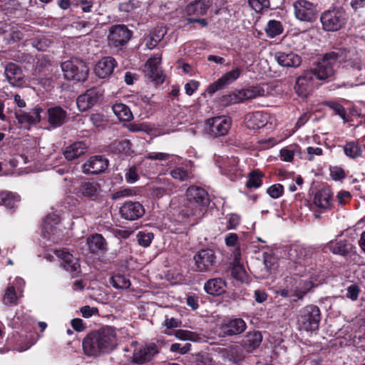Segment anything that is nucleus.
Segmentation results:
<instances>
[{
    "label": "nucleus",
    "mask_w": 365,
    "mask_h": 365,
    "mask_svg": "<svg viewBox=\"0 0 365 365\" xmlns=\"http://www.w3.org/2000/svg\"><path fill=\"white\" fill-rule=\"evenodd\" d=\"M118 344L115 329L104 327L88 333L83 339V354L88 357L97 358L113 351Z\"/></svg>",
    "instance_id": "1"
},
{
    "label": "nucleus",
    "mask_w": 365,
    "mask_h": 365,
    "mask_svg": "<svg viewBox=\"0 0 365 365\" xmlns=\"http://www.w3.org/2000/svg\"><path fill=\"white\" fill-rule=\"evenodd\" d=\"M186 197L187 214L201 217L210 204L207 191L202 187L192 186L187 188Z\"/></svg>",
    "instance_id": "2"
},
{
    "label": "nucleus",
    "mask_w": 365,
    "mask_h": 365,
    "mask_svg": "<svg viewBox=\"0 0 365 365\" xmlns=\"http://www.w3.org/2000/svg\"><path fill=\"white\" fill-rule=\"evenodd\" d=\"M348 15L342 7L324 11L320 16L322 29L326 31H337L346 24Z\"/></svg>",
    "instance_id": "3"
},
{
    "label": "nucleus",
    "mask_w": 365,
    "mask_h": 365,
    "mask_svg": "<svg viewBox=\"0 0 365 365\" xmlns=\"http://www.w3.org/2000/svg\"><path fill=\"white\" fill-rule=\"evenodd\" d=\"M64 78L68 81H84L87 79L89 68L86 62L79 58H71L61 64Z\"/></svg>",
    "instance_id": "4"
},
{
    "label": "nucleus",
    "mask_w": 365,
    "mask_h": 365,
    "mask_svg": "<svg viewBox=\"0 0 365 365\" xmlns=\"http://www.w3.org/2000/svg\"><path fill=\"white\" fill-rule=\"evenodd\" d=\"M339 56L335 52L326 53L323 58L318 63L317 68L312 70L316 78L326 80L331 78L339 65Z\"/></svg>",
    "instance_id": "5"
},
{
    "label": "nucleus",
    "mask_w": 365,
    "mask_h": 365,
    "mask_svg": "<svg viewBox=\"0 0 365 365\" xmlns=\"http://www.w3.org/2000/svg\"><path fill=\"white\" fill-rule=\"evenodd\" d=\"M131 345H135L130 363L133 365H145L150 362L158 352V347L154 344H138L137 341H133Z\"/></svg>",
    "instance_id": "6"
},
{
    "label": "nucleus",
    "mask_w": 365,
    "mask_h": 365,
    "mask_svg": "<svg viewBox=\"0 0 365 365\" xmlns=\"http://www.w3.org/2000/svg\"><path fill=\"white\" fill-rule=\"evenodd\" d=\"M192 269L197 272H210L215 265L216 255L211 249H202L193 257Z\"/></svg>",
    "instance_id": "7"
},
{
    "label": "nucleus",
    "mask_w": 365,
    "mask_h": 365,
    "mask_svg": "<svg viewBox=\"0 0 365 365\" xmlns=\"http://www.w3.org/2000/svg\"><path fill=\"white\" fill-rule=\"evenodd\" d=\"M320 310L315 305H309L304 308L299 319L300 326L306 331H315L320 322Z\"/></svg>",
    "instance_id": "8"
},
{
    "label": "nucleus",
    "mask_w": 365,
    "mask_h": 365,
    "mask_svg": "<svg viewBox=\"0 0 365 365\" xmlns=\"http://www.w3.org/2000/svg\"><path fill=\"white\" fill-rule=\"evenodd\" d=\"M207 133L213 137L224 136L227 134L232 125L229 116L221 115L208 118L205 121Z\"/></svg>",
    "instance_id": "9"
},
{
    "label": "nucleus",
    "mask_w": 365,
    "mask_h": 365,
    "mask_svg": "<svg viewBox=\"0 0 365 365\" xmlns=\"http://www.w3.org/2000/svg\"><path fill=\"white\" fill-rule=\"evenodd\" d=\"M295 17L301 21L312 22L317 18V5L307 0H296L293 3Z\"/></svg>",
    "instance_id": "10"
},
{
    "label": "nucleus",
    "mask_w": 365,
    "mask_h": 365,
    "mask_svg": "<svg viewBox=\"0 0 365 365\" xmlns=\"http://www.w3.org/2000/svg\"><path fill=\"white\" fill-rule=\"evenodd\" d=\"M161 57H150L144 66V73L146 78L155 86L162 84L165 81V75L160 66Z\"/></svg>",
    "instance_id": "11"
},
{
    "label": "nucleus",
    "mask_w": 365,
    "mask_h": 365,
    "mask_svg": "<svg viewBox=\"0 0 365 365\" xmlns=\"http://www.w3.org/2000/svg\"><path fill=\"white\" fill-rule=\"evenodd\" d=\"M132 32L123 24H116L109 29L108 41L110 46L118 48L125 45L130 39Z\"/></svg>",
    "instance_id": "12"
},
{
    "label": "nucleus",
    "mask_w": 365,
    "mask_h": 365,
    "mask_svg": "<svg viewBox=\"0 0 365 365\" xmlns=\"http://www.w3.org/2000/svg\"><path fill=\"white\" fill-rule=\"evenodd\" d=\"M315 78V73L312 70L304 71L296 79L294 86L296 93L302 98L307 97L313 90Z\"/></svg>",
    "instance_id": "13"
},
{
    "label": "nucleus",
    "mask_w": 365,
    "mask_h": 365,
    "mask_svg": "<svg viewBox=\"0 0 365 365\" xmlns=\"http://www.w3.org/2000/svg\"><path fill=\"white\" fill-rule=\"evenodd\" d=\"M314 249L302 245H292L288 251V256L291 261L296 264L306 266L312 260Z\"/></svg>",
    "instance_id": "14"
},
{
    "label": "nucleus",
    "mask_w": 365,
    "mask_h": 365,
    "mask_svg": "<svg viewBox=\"0 0 365 365\" xmlns=\"http://www.w3.org/2000/svg\"><path fill=\"white\" fill-rule=\"evenodd\" d=\"M242 70L237 67L222 75L217 81L210 84L206 89V92L212 95L217 91L225 88L226 86L235 82L240 78Z\"/></svg>",
    "instance_id": "15"
},
{
    "label": "nucleus",
    "mask_w": 365,
    "mask_h": 365,
    "mask_svg": "<svg viewBox=\"0 0 365 365\" xmlns=\"http://www.w3.org/2000/svg\"><path fill=\"white\" fill-rule=\"evenodd\" d=\"M102 96L98 88L88 89L84 93L80 95L76 99V104L80 111H86L97 104Z\"/></svg>",
    "instance_id": "16"
},
{
    "label": "nucleus",
    "mask_w": 365,
    "mask_h": 365,
    "mask_svg": "<svg viewBox=\"0 0 365 365\" xmlns=\"http://www.w3.org/2000/svg\"><path fill=\"white\" fill-rule=\"evenodd\" d=\"M101 184L95 180H87L81 182L77 195L91 200H96L101 192Z\"/></svg>",
    "instance_id": "17"
},
{
    "label": "nucleus",
    "mask_w": 365,
    "mask_h": 365,
    "mask_svg": "<svg viewBox=\"0 0 365 365\" xmlns=\"http://www.w3.org/2000/svg\"><path fill=\"white\" fill-rule=\"evenodd\" d=\"M123 218L128 220H135L143 216L145 209L139 202L126 201L120 208Z\"/></svg>",
    "instance_id": "18"
},
{
    "label": "nucleus",
    "mask_w": 365,
    "mask_h": 365,
    "mask_svg": "<svg viewBox=\"0 0 365 365\" xmlns=\"http://www.w3.org/2000/svg\"><path fill=\"white\" fill-rule=\"evenodd\" d=\"M108 165V160L102 155H95L89 158L83 165L85 174L97 175L105 171Z\"/></svg>",
    "instance_id": "19"
},
{
    "label": "nucleus",
    "mask_w": 365,
    "mask_h": 365,
    "mask_svg": "<svg viewBox=\"0 0 365 365\" xmlns=\"http://www.w3.org/2000/svg\"><path fill=\"white\" fill-rule=\"evenodd\" d=\"M247 328L245 322L241 318L223 320L220 331L224 335L232 336L242 333Z\"/></svg>",
    "instance_id": "20"
},
{
    "label": "nucleus",
    "mask_w": 365,
    "mask_h": 365,
    "mask_svg": "<svg viewBox=\"0 0 365 365\" xmlns=\"http://www.w3.org/2000/svg\"><path fill=\"white\" fill-rule=\"evenodd\" d=\"M4 74L12 86L21 87L25 83L21 68L14 63L9 62L6 64Z\"/></svg>",
    "instance_id": "21"
},
{
    "label": "nucleus",
    "mask_w": 365,
    "mask_h": 365,
    "mask_svg": "<svg viewBox=\"0 0 365 365\" xmlns=\"http://www.w3.org/2000/svg\"><path fill=\"white\" fill-rule=\"evenodd\" d=\"M333 201V192L329 187H323L315 192L313 205L322 211L329 209Z\"/></svg>",
    "instance_id": "22"
},
{
    "label": "nucleus",
    "mask_w": 365,
    "mask_h": 365,
    "mask_svg": "<svg viewBox=\"0 0 365 365\" xmlns=\"http://www.w3.org/2000/svg\"><path fill=\"white\" fill-rule=\"evenodd\" d=\"M268 122V115L262 111L249 113L245 115L244 123L250 130H257L264 127Z\"/></svg>",
    "instance_id": "23"
},
{
    "label": "nucleus",
    "mask_w": 365,
    "mask_h": 365,
    "mask_svg": "<svg viewBox=\"0 0 365 365\" xmlns=\"http://www.w3.org/2000/svg\"><path fill=\"white\" fill-rule=\"evenodd\" d=\"M117 66L115 59L111 56L102 58L95 66L94 72L100 78H106L113 72Z\"/></svg>",
    "instance_id": "24"
},
{
    "label": "nucleus",
    "mask_w": 365,
    "mask_h": 365,
    "mask_svg": "<svg viewBox=\"0 0 365 365\" xmlns=\"http://www.w3.org/2000/svg\"><path fill=\"white\" fill-rule=\"evenodd\" d=\"M274 59L278 64L283 67L297 68L302 63V58L293 52L277 51Z\"/></svg>",
    "instance_id": "25"
},
{
    "label": "nucleus",
    "mask_w": 365,
    "mask_h": 365,
    "mask_svg": "<svg viewBox=\"0 0 365 365\" xmlns=\"http://www.w3.org/2000/svg\"><path fill=\"white\" fill-rule=\"evenodd\" d=\"M227 283L221 277H215L208 279L204 284L205 292L213 296L221 295L226 292Z\"/></svg>",
    "instance_id": "26"
},
{
    "label": "nucleus",
    "mask_w": 365,
    "mask_h": 365,
    "mask_svg": "<svg viewBox=\"0 0 365 365\" xmlns=\"http://www.w3.org/2000/svg\"><path fill=\"white\" fill-rule=\"evenodd\" d=\"M42 112L43 109L41 108L36 107L29 113L21 110L16 111L15 115L20 124L29 125L40 122L41 119V113Z\"/></svg>",
    "instance_id": "27"
},
{
    "label": "nucleus",
    "mask_w": 365,
    "mask_h": 365,
    "mask_svg": "<svg viewBox=\"0 0 365 365\" xmlns=\"http://www.w3.org/2000/svg\"><path fill=\"white\" fill-rule=\"evenodd\" d=\"M48 122L53 127L62 125L66 120L67 113L60 106H54L47 110Z\"/></svg>",
    "instance_id": "28"
},
{
    "label": "nucleus",
    "mask_w": 365,
    "mask_h": 365,
    "mask_svg": "<svg viewBox=\"0 0 365 365\" xmlns=\"http://www.w3.org/2000/svg\"><path fill=\"white\" fill-rule=\"evenodd\" d=\"M86 242L90 252L93 254L104 253L108 250L107 242L101 234L89 236Z\"/></svg>",
    "instance_id": "29"
},
{
    "label": "nucleus",
    "mask_w": 365,
    "mask_h": 365,
    "mask_svg": "<svg viewBox=\"0 0 365 365\" xmlns=\"http://www.w3.org/2000/svg\"><path fill=\"white\" fill-rule=\"evenodd\" d=\"M55 254L62 260L61 266L63 267L65 270L69 272H73L78 269L79 267L78 259L73 257L71 253L63 250H56Z\"/></svg>",
    "instance_id": "30"
},
{
    "label": "nucleus",
    "mask_w": 365,
    "mask_h": 365,
    "mask_svg": "<svg viewBox=\"0 0 365 365\" xmlns=\"http://www.w3.org/2000/svg\"><path fill=\"white\" fill-rule=\"evenodd\" d=\"M210 0H195L190 2L185 8V13L187 16H202L206 14L207 10L210 7Z\"/></svg>",
    "instance_id": "31"
},
{
    "label": "nucleus",
    "mask_w": 365,
    "mask_h": 365,
    "mask_svg": "<svg viewBox=\"0 0 365 365\" xmlns=\"http://www.w3.org/2000/svg\"><path fill=\"white\" fill-rule=\"evenodd\" d=\"M88 145L83 141H78L66 148L63 155L68 160H74L85 153Z\"/></svg>",
    "instance_id": "32"
},
{
    "label": "nucleus",
    "mask_w": 365,
    "mask_h": 365,
    "mask_svg": "<svg viewBox=\"0 0 365 365\" xmlns=\"http://www.w3.org/2000/svg\"><path fill=\"white\" fill-rule=\"evenodd\" d=\"M237 91L240 98H241V103L258 97H264L268 94V92L261 86H252Z\"/></svg>",
    "instance_id": "33"
},
{
    "label": "nucleus",
    "mask_w": 365,
    "mask_h": 365,
    "mask_svg": "<svg viewBox=\"0 0 365 365\" xmlns=\"http://www.w3.org/2000/svg\"><path fill=\"white\" fill-rule=\"evenodd\" d=\"M346 69L349 72L351 73L353 75L356 76V78L357 79L358 83H348L349 86H356L359 84H363L365 83V81L360 79V77L361 75L358 76V73L362 71L363 69V65L360 61L359 58H351L347 60L345 62Z\"/></svg>",
    "instance_id": "34"
},
{
    "label": "nucleus",
    "mask_w": 365,
    "mask_h": 365,
    "mask_svg": "<svg viewBox=\"0 0 365 365\" xmlns=\"http://www.w3.org/2000/svg\"><path fill=\"white\" fill-rule=\"evenodd\" d=\"M262 340V336L259 331L248 333L242 341V346L249 352L257 348Z\"/></svg>",
    "instance_id": "35"
},
{
    "label": "nucleus",
    "mask_w": 365,
    "mask_h": 365,
    "mask_svg": "<svg viewBox=\"0 0 365 365\" xmlns=\"http://www.w3.org/2000/svg\"><path fill=\"white\" fill-rule=\"evenodd\" d=\"M324 250H328L335 255L345 256L350 252L351 245L345 240L331 241L324 247Z\"/></svg>",
    "instance_id": "36"
},
{
    "label": "nucleus",
    "mask_w": 365,
    "mask_h": 365,
    "mask_svg": "<svg viewBox=\"0 0 365 365\" xmlns=\"http://www.w3.org/2000/svg\"><path fill=\"white\" fill-rule=\"evenodd\" d=\"M112 110L120 120L130 121L133 118V115L130 108L124 103H116L113 104Z\"/></svg>",
    "instance_id": "37"
},
{
    "label": "nucleus",
    "mask_w": 365,
    "mask_h": 365,
    "mask_svg": "<svg viewBox=\"0 0 365 365\" xmlns=\"http://www.w3.org/2000/svg\"><path fill=\"white\" fill-rule=\"evenodd\" d=\"M132 144L129 140L123 139L113 141L110 145V150L113 153L130 154Z\"/></svg>",
    "instance_id": "38"
},
{
    "label": "nucleus",
    "mask_w": 365,
    "mask_h": 365,
    "mask_svg": "<svg viewBox=\"0 0 365 365\" xmlns=\"http://www.w3.org/2000/svg\"><path fill=\"white\" fill-rule=\"evenodd\" d=\"M344 152L347 157L356 159L361 155L362 148L357 142L351 141L344 145Z\"/></svg>",
    "instance_id": "39"
},
{
    "label": "nucleus",
    "mask_w": 365,
    "mask_h": 365,
    "mask_svg": "<svg viewBox=\"0 0 365 365\" xmlns=\"http://www.w3.org/2000/svg\"><path fill=\"white\" fill-rule=\"evenodd\" d=\"M20 200L19 196L10 192H0V205H4L8 209L14 207L16 203Z\"/></svg>",
    "instance_id": "40"
},
{
    "label": "nucleus",
    "mask_w": 365,
    "mask_h": 365,
    "mask_svg": "<svg viewBox=\"0 0 365 365\" xmlns=\"http://www.w3.org/2000/svg\"><path fill=\"white\" fill-rule=\"evenodd\" d=\"M219 103L223 107H227L233 104L240 103L241 98H240L237 89L231 93L221 96L219 98Z\"/></svg>",
    "instance_id": "41"
},
{
    "label": "nucleus",
    "mask_w": 365,
    "mask_h": 365,
    "mask_svg": "<svg viewBox=\"0 0 365 365\" xmlns=\"http://www.w3.org/2000/svg\"><path fill=\"white\" fill-rule=\"evenodd\" d=\"M264 30L267 36L274 38L280 35L283 32L284 29L280 21L272 19L267 22Z\"/></svg>",
    "instance_id": "42"
},
{
    "label": "nucleus",
    "mask_w": 365,
    "mask_h": 365,
    "mask_svg": "<svg viewBox=\"0 0 365 365\" xmlns=\"http://www.w3.org/2000/svg\"><path fill=\"white\" fill-rule=\"evenodd\" d=\"M240 251L237 248L234 252V265L232 268V275L237 279H242L245 273L243 267L240 264Z\"/></svg>",
    "instance_id": "43"
},
{
    "label": "nucleus",
    "mask_w": 365,
    "mask_h": 365,
    "mask_svg": "<svg viewBox=\"0 0 365 365\" xmlns=\"http://www.w3.org/2000/svg\"><path fill=\"white\" fill-rule=\"evenodd\" d=\"M110 283L115 289H128L130 286V279L125 275L116 274L110 278Z\"/></svg>",
    "instance_id": "44"
},
{
    "label": "nucleus",
    "mask_w": 365,
    "mask_h": 365,
    "mask_svg": "<svg viewBox=\"0 0 365 365\" xmlns=\"http://www.w3.org/2000/svg\"><path fill=\"white\" fill-rule=\"evenodd\" d=\"M262 173L258 170L252 171L248 175L246 187L250 189H257L262 184Z\"/></svg>",
    "instance_id": "45"
},
{
    "label": "nucleus",
    "mask_w": 365,
    "mask_h": 365,
    "mask_svg": "<svg viewBox=\"0 0 365 365\" xmlns=\"http://www.w3.org/2000/svg\"><path fill=\"white\" fill-rule=\"evenodd\" d=\"M51 67V61L46 58H41L38 59L36 62L35 73L38 74L39 78H43L47 76L46 73H42L46 71H48Z\"/></svg>",
    "instance_id": "46"
},
{
    "label": "nucleus",
    "mask_w": 365,
    "mask_h": 365,
    "mask_svg": "<svg viewBox=\"0 0 365 365\" xmlns=\"http://www.w3.org/2000/svg\"><path fill=\"white\" fill-rule=\"evenodd\" d=\"M51 41L44 36H40L31 39V45L38 51H46L51 44Z\"/></svg>",
    "instance_id": "47"
},
{
    "label": "nucleus",
    "mask_w": 365,
    "mask_h": 365,
    "mask_svg": "<svg viewBox=\"0 0 365 365\" xmlns=\"http://www.w3.org/2000/svg\"><path fill=\"white\" fill-rule=\"evenodd\" d=\"M18 297L14 286H9L3 297V302L6 306L14 304L17 302Z\"/></svg>",
    "instance_id": "48"
},
{
    "label": "nucleus",
    "mask_w": 365,
    "mask_h": 365,
    "mask_svg": "<svg viewBox=\"0 0 365 365\" xmlns=\"http://www.w3.org/2000/svg\"><path fill=\"white\" fill-rule=\"evenodd\" d=\"M124 127L126 128L129 131L132 133L145 132L149 133L151 131V127L147 123H130L125 124Z\"/></svg>",
    "instance_id": "49"
},
{
    "label": "nucleus",
    "mask_w": 365,
    "mask_h": 365,
    "mask_svg": "<svg viewBox=\"0 0 365 365\" xmlns=\"http://www.w3.org/2000/svg\"><path fill=\"white\" fill-rule=\"evenodd\" d=\"M352 344L365 351V329H361L355 332L354 336L352 339Z\"/></svg>",
    "instance_id": "50"
},
{
    "label": "nucleus",
    "mask_w": 365,
    "mask_h": 365,
    "mask_svg": "<svg viewBox=\"0 0 365 365\" xmlns=\"http://www.w3.org/2000/svg\"><path fill=\"white\" fill-rule=\"evenodd\" d=\"M175 336L178 339L184 340V341H197L200 337L199 336L192 331H187V330H178L175 333Z\"/></svg>",
    "instance_id": "51"
},
{
    "label": "nucleus",
    "mask_w": 365,
    "mask_h": 365,
    "mask_svg": "<svg viewBox=\"0 0 365 365\" xmlns=\"http://www.w3.org/2000/svg\"><path fill=\"white\" fill-rule=\"evenodd\" d=\"M249 5L257 13L270 6L269 0H249Z\"/></svg>",
    "instance_id": "52"
},
{
    "label": "nucleus",
    "mask_w": 365,
    "mask_h": 365,
    "mask_svg": "<svg viewBox=\"0 0 365 365\" xmlns=\"http://www.w3.org/2000/svg\"><path fill=\"white\" fill-rule=\"evenodd\" d=\"M190 173L182 167H176L170 171L171 176L180 181H184L189 178Z\"/></svg>",
    "instance_id": "53"
},
{
    "label": "nucleus",
    "mask_w": 365,
    "mask_h": 365,
    "mask_svg": "<svg viewBox=\"0 0 365 365\" xmlns=\"http://www.w3.org/2000/svg\"><path fill=\"white\" fill-rule=\"evenodd\" d=\"M58 222L57 215H47L43 222V229L48 234H50L53 232V225H58Z\"/></svg>",
    "instance_id": "54"
},
{
    "label": "nucleus",
    "mask_w": 365,
    "mask_h": 365,
    "mask_svg": "<svg viewBox=\"0 0 365 365\" xmlns=\"http://www.w3.org/2000/svg\"><path fill=\"white\" fill-rule=\"evenodd\" d=\"M153 234L152 232H140L137 235L138 241L140 245L143 247H148L153 240Z\"/></svg>",
    "instance_id": "55"
},
{
    "label": "nucleus",
    "mask_w": 365,
    "mask_h": 365,
    "mask_svg": "<svg viewBox=\"0 0 365 365\" xmlns=\"http://www.w3.org/2000/svg\"><path fill=\"white\" fill-rule=\"evenodd\" d=\"M240 222V217L236 214L227 216L226 227L224 230H235Z\"/></svg>",
    "instance_id": "56"
},
{
    "label": "nucleus",
    "mask_w": 365,
    "mask_h": 365,
    "mask_svg": "<svg viewBox=\"0 0 365 365\" xmlns=\"http://www.w3.org/2000/svg\"><path fill=\"white\" fill-rule=\"evenodd\" d=\"M284 187L280 184H274L270 187H269L267 190V192L269 195L274 198L277 199L281 197L283 194Z\"/></svg>",
    "instance_id": "57"
},
{
    "label": "nucleus",
    "mask_w": 365,
    "mask_h": 365,
    "mask_svg": "<svg viewBox=\"0 0 365 365\" xmlns=\"http://www.w3.org/2000/svg\"><path fill=\"white\" fill-rule=\"evenodd\" d=\"M140 6L139 1L137 0H130L126 2H123L119 5V9L123 12H131L135 9Z\"/></svg>",
    "instance_id": "58"
},
{
    "label": "nucleus",
    "mask_w": 365,
    "mask_h": 365,
    "mask_svg": "<svg viewBox=\"0 0 365 365\" xmlns=\"http://www.w3.org/2000/svg\"><path fill=\"white\" fill-rule=\"evenodd\" d=\"M165 31L160 30L158 34L150 36V40L147 42L146 46L148 49H153L161 41L165 35Z\"/></svg>",
    "instance_id": "59"
},
{
    "label": "nucleus",
    "mask_w": 365,
    "mask_h": 365,
    "mask_svg": "<svg viewBox=\"0 0 365 365\" xmlns=\"http://www.w3.org/2000/svg\"><path fill=\"white\" fill-rule=\"evenodd\" d=\"M277 293L283 297H294L297 299H302L306 292H297V291L292 290V289H282L277 291Z\"/></svg>",
    "instance_id": "60"
},
{
    "label": "nucleus",
    "mask_w": 365,
    "mask_h": 365,
    "mask_svg": "<svg viewBox=\"0 0 365 365\" xmlns=\"http://www.w3.org/2000/svg\"><path fill=\"white\" fill-rule=\"evenodd\" d=\"M138 169L135 165H132L129 168L125 174V178L127 182L134 183L138 180Z\"/></svg>",
    "instance_id": "61"
},
{
    "label": "nucleus",
    "mask_w": 365,
    "mask_h": 365,
    "mask_svg": "<svg viewBox=\"0 0 365 365\" xmlns=\"http://www.w3.org/2000/svg\"><path fill=\"white\" fill-rule=\"evenodd\" d=\"M327 105L334 111V113L339 115L341 118H344L346 111L344 107L339 103L335 101H329L327 103Z\"/></svg>",
    "instance_id": "62"
},
{
    "label": "nucleus",
    "mask_w": 365,
    "mask_h": 365,
    "mask_svg": "<svg viewBox=\"0 0 365 365\" xmlns=\"http://www.w3.org/2000/svg\"><path fill=\"white\" fill-rule=\"evenodd\" d=\"M360 288L357 284H351L346 289V297L355 301L358 299Z\"/></svg>",
    "instance_id": "63"
},
{
    "label": "nucleus",
    "mask_w": 365,
    "mask_h": 365,
    "mask_svg": "<svg viewBox=\"0 0 365 365\" xmlns=\"http://www.w3.org/2000/svg\"><path fill=\"white\" fill-rule=\"evenodd\" d=\"M264 267L267 271L272 273L277 268V263L275 259L271 256H267L264 259Z\"/></svg>",
    "instance_id": "64"
}]
</instances>
